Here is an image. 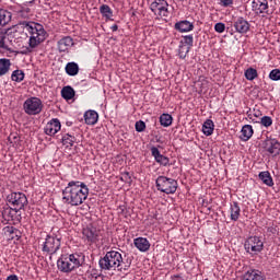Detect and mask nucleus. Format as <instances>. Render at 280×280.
Here are the masks:
<instances>
[{
    "mask_svg": "<svg viewBox=\"0 0 280 280\" xmlns=\"http://www.w3.org/2000/svg\"><path fill=\"white\" fill-rule=\"evenodd\" d=\"M3 233L8 240H13V242H19L21 240V231L14 226H5L3 228Z\"/></svg>",
    "mask_w": 280,
    "mask_h": 280,
    "instance_id": "obj_17",
    "label": "nucleus"
},
{
    "mask_svg": "<svg viewBox=\"0 0 280 280\" xmlns=\"http://www.w3.org/2000/svg\"><path fill=\"white\" fill-rule=\"evenodd\" d=\"M100 12L106 21H113V9L108 4H102L100 7Z\"/></svg>",
    "mask_w": 280,
    "mask_h": 280,
    "instance_id": "obj_33",
    "label": "nucleus"
},
{
    "mask_svg": "<svg viewBox=\"0 0 280 280\" xmlns=\"http://www.w3.org/2000/svg\"><path fill=\"white\" fill-rule=\"evenodd\" d=\"M265 149L269 154H271V156L280 155V143L277 139L267 140Z\"/></svg>",
    "mask_w": 280,
    "mask_h": 280,
    "instance_id": "obj_16",
    "label": "nucleus"
},
{
    "mask_svg": "<svg viewBox=\"0 0 280 280\" xmlns=\"http://www.w3.org/2000/svg\"><path fill=\"white\" fill-rule=\"evenodd\" d=\"M84 264V255L82 254H62L57 260V268L60 272L69 275Z\"/></svg>",
    "mask_w": 280,
    "mask_h": 280,
    "instance_id": "obj_3",
    "label": "nucleus"
},
{
    "mask_svg": "<svg viewBox=\"0 0 280 280\" xmlns=\"http://www.w3.org/2000/svg\"><path fill=\"white\" fill-rule=\"evenodd\" d=\"M60 238L47 235L45 242L42 244V250L43 253H47V255H55V253L60 250Z\"/></svg>",
    "mask_w": 280,
    "mask_h": 280,
    "instance_id": "obj_6",
    "label": "nucleus"
},
{
    "mask_svg": "<svg viewBox=\"0 0 280 280\" xmlns=\"http://www.w3.org/2000/svg\"><path fill=\"white\" fill-rule=\"evenodd\" d=\"M172 280H185V278H183V276L180 275H175L171 277Z\"/></svg>",
    "mask_w": 280,
    "mask_h": 280,
    "instance_id": "obj_51",
    "label": "nucleus"
},
{
    "mask_svg": "<svg viewBox=\"0 0 280 280\" xmlns=\"http://www.w3.org/2000/svg\"><path fill=\"white\" fill-rule=\"evenodd\" d=\"M261 110H259V109H254V113H253V117H256V118H259V117H261Z\"/></svg>",
    "mask_w": 280,
    "mask_h": 280,
    "instance_id": "obj_50",
    "label": "nucleus"
},
{
    "mask_svg": "<svg viewBox=\"0 0 280 280\" xmlns=\"http://www.w3.org/2000/svg\"><path fill=\"white\" fill-rule=\"evenodd\" d=\"M241 213L242 209L240 208V203H237V201H233L230 206V218L232 222H237Z\"/></svg>",
    "mask_w": 280,
    "mask_h": 280,
    "instance_id": "obj_23",
    "label": "nucleus"
},
{
    "mask_svg": "<svg viewBox=\"0 0 280 280\" xmlns=\"http://www.w3.org/2000/svg\"><path fill=\"white\" fill-rule=\"evenodd\" d=\"M73 47V38L66 36L58 42V50L60 52L69 51Z\"/></svg>",
    "mask_w": 280,
    "mask_h": 280,
    "instance_id": "obj_22",
    "label": "nucleus"
},
{
    "mask_svg": "<svg viewBox=\"0 0 280 280\" xmlns=\"http://www.w3.org/2000/svg\"><path fill=\"white\" fill-rule=\"evenodd\" d=\"M98 119H100V115L97 114V112L93 109H90L84 113V121L88 126H95Z\"/></svg>",
    "mask_w": 280,
    "mask_h": 280,
    "instance_id": "obj_21",
    "label": "nucleus"
},
{
    "mask_svg": "<svg viewBox=\"0 0 280 280\" xmlns=\"http://www.w3.org/2000/svg\"><path fill=\"white\" fill-rule=\"evenodd\" d=\"M24 27L26 28V32L32 34L28 40V51H32L36 49V36H34V30H36V23L35 22H23Z\"/></svg>",
    "mask_w": 280,
    "mask_h": 280,
    "instance_id": "obj_14",
    "label": "nucleus"
},
{
    "mask_svg": "<svg viewBox=\"0 0 280 280\" xmlns=\"http://www.w3.org/2000/svg\"><path fill=\"white\" fill-rule=\"evenodd\" d=\"M49 38V33L45 31V27H43V24L36 23V43L39 45V43H45Z\"/></svg>",
    "mask_w": 280,
    "mask_h": 280,
    "instance_id": "obj_20",
    "label": "nucleus"
},
{
    "mask_svg": "<svg viewBox=\"0 0 280 280\" xmlns=\"http://www.w3.org/2000/svg\"><path fill=\"white\" fill-rule=\"evenodd\" d=\"M119 215H126V206H120L118 208Z\"/></svg>",
    "mask_w": 280,
    "mask_h": 280,
    "instance_id": "obj_49",
    "label": "nucleus"
},
{
    "mask_svg": "<svg viewBox=\"0 0 280 280\" xmlns=\"http://www.w3.org/2000/svg\"><path fill=\"white\" fill-rule=\"evenodd\" d=\"M10 47V35L5 32H0V48L8 49Z\"/></svg>",
    "mask_w": 280,
    "mask_h": 280,
    "instance_id": "obj_36",
    "label": "nucleus"
},
{
    "mask_svg": "<svg viewBox=\"0 0 280 280\" xmlns=\"http://www.w3.org/2000/svg\"><path fill=\"white\" fill-rule=\"evenodd\" d=\"M213 130H215V124H213V120L207 119L202 125L203 135H206V137H211Z\"/></svg>",
    "mask_w": 280,
    "mask_h": 280,
    "instance_id": "obj_28",
    "label": "nucleus"
},
{
    "mask_svg": "<svg viewBox=\"0 0 280 280\" xmlns=\"http://www.w3.org/2000/svg\"><path fill=\"white\" fill-rule=\"evenodd\" d=\"M43 110V102H40V98H36V114L40 113Z\"/></svg>",
    "mask_w": 280,
    "mask_h": 280,
    "instance_id": "obj_46",
    "label": "nucleus"
},
{
    "mask_svg": "<svg viewBox=\"0 0 280 280\" xmlns=\"http://www.w3.org/2000/svg\"><path fill=\"white\" fill-rule=\"evenodd\" d=\"M242 280H266V276L257 269H249L243 275Z\"/></svg>",
    "mask_w": 280,
    "mask_h": 280,
    "instance_id": "obj_18",
    "label": "nucleus"
},
{
    "mask_svg": "<svg viewBox=\"0 0 280 280\" xmlns=\"http://www.w3.org/2000/svg\"><path fill=\"white\" fill-rule=\"evenodd\" d=\"M31 215H36V212L34 211V209L32 211L28 212Z\"/></svg>",
    "mask_w": 280,
    "mask_h": 280,
    "instance_id": "obj_54",
    "label": "nucleus"
},
{
    "mask_svg": "<svg viewBox=\"0 0 280 280\" xmlns=\"http://www.w3.org/2000/svg\"><path fill=\"white\" fill-rule=\"evenodd\" d=\"M172 121H174V118L170 114H162L160 116V124L163 128H170V126H172Z\"/></svg>",
    "mask_w": 280,
    "mask_h": 280,
    "instance_id": "obj_35",
    "label": "nucleus"
},
{
    "mask_svg": "<svg viewBox=\"0 0 280 280\" xmlns=\"http://www.w3.org/2000/svg\"><path fill=\"white\" fill-rule=\"evenodd\" d=\"M255 135V130L250 125H244L241 129V141H249V139Z\"/></svg>",
    "mask_w": 280,
    "mask_h": 280,
    "instance_id": "obj_25",
    "label": "nucleus"
},
{
    "mask_svg": "<svg viewBox=\"0 0 280 280\" xmlns=\"http://www.w3.org/2000/svg\"><path fill=\"white\" fill-rule=\"evenodd\" d=\"M112 32H117V30H119V26L117 24H114L112 27H110Z\"/></svg>",
    "mask_w": 280,
    "mask_h": 280,
    "instance_id": "obj_53",
    "label": "nucleus"
},
{
    "mask_svg": "<svg viewBox=\"0 0 280 280\" xmlns=\"http://www.w3.org/2000/svg\"><path fill=\"white\" fill-rule=\"evenodd\" d=\"M133 244L136 246V248H138V250H140V253H148V250H150V241H148V238L145 237H137L133 240Z\"/></svg>",
    "mask_w": 280,
    "mask_h": 280,
    "instance_id": "obj_19",
    "label": "nucleus"
},
{
    "mask_svg": "<svg viewBox=\"0 0 280 280\" xmlns=\"http://www.w3.org/2000/svg\"><path fill=\"white\" fill-rule=\"evenodd\" d=\"M12 19V13H10L5 9L0 8V27H3V25H8Z\"/></svg>",
    "mask_w": 280,
    "mask_h": 280,
    "instance_id": "obj_32",
    "label": "nucleus"
},
{
    "mask_svg": "<svg viewBox=\"0 0 280 280\" xmlns=\"http://www.w3.org/2000/svg\"><path fill=\"white\" fill-rule=\"evenodd\" d=\"M170 4L167 3V0H154L150 4V10L155 14V16H161V18H167L170 16Z\"/></svg>",
    "mask_w": 280,
    "mask_h": 280,
    "instance_id": "obj_7",
    "label": "nucleus"
},
{
    "mask_svg": "<svg viewBox=\"0 0 280 280\" xmlns=\"http://www.w3.org/2000/svg\"><path fill=\"white\" fill-rule=\"evenodd\" d=\"M244 75L246 78V80H248L249 82H253V80L257 79V69L255 68H248L247 70H245Z\"/></svg>",
    "mask_w": 280,
    "mask_h": 280,
    "instance_id": "obj_39",
    "label": "nucleus"
},
{
    "mask_svg": "<svg viewBox=\"0 0 280 280\" xmlns=\"http://www.w3.org/2000/svg\"><path fill=\"white\" fill-rule=\"evenodd\" d=\"M269 78L273 82H279V80H280V70L279 69L271 70L270 73H269Z\"/></svg>",
    "mask_w": 280,
    "mask_h": 280,
    "instance_id": "obj_42",
    "label": "nucleus"
},
{
    "mask_svg": "<svg viewBox=\"0 0 280 280\" xmlns=\"http://www.w3.org/2000/svg\"><path fill=\"white\" fill-rule=\"evenodd\" d=\"M244 249L252 257L259 255L264 250V237L257 235L247 237L244 243Z\"/></svg>",
    "mask_w": 280,
    "mask_h": 280,
    "instance_id": "obj_5",
    "label": "nucleus"
},
{
    "mask_svg": "<svg viewBox=\"0 0 280 280\" xmlns=\"http://www.w3.org/2000/svg\"><path fill=\"white\" fill-rule=\"evenodd\" d=\"M2 218L7 222H12V224L21 223V210L18 208H12L10 206L4 207L2 210Z\"/></svg>",
    "mask_w": 280,
    "mask_h": 280,
    "instance_id": "obj_8",
    "label": "nucleus"
},
{
    "mask_svg": "<svg viewBox=\"0 0 280 280\" xmlns=\"http://www.w3.org/2000/svg\"><path fill=\"white\" fill-rule=\"evenodd\" d=\"M120 180H124L125 183L130 182V173L126 172L125 174H122Z\"/></svg>",
    "mask_w": 280,
    "mask_h": 280,
    "instance_id": "obj_47",
    "label": "nucleus"
},
{
    "mask_svg": "<svg viewBox=\"0 0 280 280\" xmlns=\"http://www.w3.org/2000/svg\"><path fill=\"white\" fill-rule=\"evenodd\" d=\"M61 97L67 102H69V100H73V97H75V90L70 85L63 86L61 90Z\"/></svg>",
    "mask_w": 280,
    "mask_h": 280,
    "instance_id": "obj_31",
    "label": "nucleus"
},
{
    "mask_svg": "<svg viewBox=\"0 0 280 280\" xmlns=\"http://www.w3.org/2000/svg\"><path fill=\"white\" fill-rule=\"evenodd\" d=\"M66 73L70 77L78 75V73H80V66H78V63L74 61L68 62L66 65Z\"/></svg>",
    "mask_w": 280,
    "mask_h": 280,
    "instance_id": "obj_29",
    "label": "nucleus"
},
{
    "mask_svg": "<svg viewBox=\"0 0 280 280\" xmlns=\"http://www.w3.org/2000/svg\"><path fill=\"white\" fill-rule=\"evenodd\" d=\"M10 67H12V62H10V59H0V75H5V73L10 71Z\"/></svg>",
    "mask_w": 280,
    "mask_h": 280,
    "instance_id": "obj_34",
    "label": "nucleus"
},
{
    "mask_svg": "<svg viewBox=\"0 0 280 280\" xmlns=\"http://www.w3.org/2000/svg\"><path fill=\"white\" fill-rule=\"evenodd\" d=\"M89 198V186L80 180H71L62 190L61 202L68 207H80Z\"/></svg>",
    "mask_w": 280,
    "mask_h": 280,
    "instance_id": "obj_1",
    "label": "nucleus"
},
{
    "mask_svg": "<svg viewBox=\"0 0 280 280\" xmlns=\"http://www.w3.org/2000/svg\"><path fill=\"white\" fill-rule=\"evenodd\" d=\"M258 178H260V180L264 183V185H267V187H272L275 185L272 175H270V172L268 171L260 172Z\"/></svg>",
    "mask_w": 280,
    "mask_h": 280,
    "instance_id": "obj_30",
    "label": "nucleus"
},
{
    "mask_svg": "<svg viewBox=\"0 0 280 280\" xmlns=\"http://www.w3.org/2000/svg\"><path fill=\"white\" fill-rule=\"evenodd\" d=\"M7 200L11 203V207L20 210L27 205V197L23 192H11L7 196Z\"/></svg>",
    "mask_w": 280,
    "mask_h": 280,
    "instance_id": "obj_9",
    "label": "nucleus"
},
{
    "mask_svg": "<svg viewBox=\"0 0 280 280\" xmlns=\"http://www.w3.org/2000/svg\"><path fill=\"white\" fill-rule=\"evenodd\" d=\"M145 130V122L143 120H139L136 122V132H143Z\"/></svg>",
    "mask_w": 280,
    "mask_h": 280,
    "instance_id": "obj_44",
    "label": "nucleus"
},
{
    "mask_svg": "<svg viewBox=\"0 0 280 280\" xmlns=\"http://www.w3.org/2000/svg\"><path fill=\"white\" fill-rule=\"evenodd\" d=\"M179 44L185 45L186 47H194V35H186L183 37V39L179 42Z\"/></svg>",
    "mask_w": 280,
    "mask_h": 280,
    "instance_id": "obj_41",
    "label": "nucleus"
},
{
    "mask_svg": "<svg viewBox=\"0 0 280 280\" xmlns=\"http://www.w3.org/2000/svg\"><path fill=\"white\" fill-rule=\"evenodd\" d=\"M155 187L158 191L162 194H176V189H178V182L174 178L159 176L155 180Z\"/></svg>",
    "mask_w": 280,
    "mask_h": 280,
    "instance_id": "obj_4",
    "label": "nucleus"
},
{
    "mask_svg": "<svg viewBox=\"0 0 280 280\" xmlns=\"http://www.w3.org/2000/svg\"><path fill=\"white\" fill-rule=\"evenodd\" d=\"M175 30H177V32H182V33L194 32V23H191L187 20L177 22L175 24Z\"/></svg>",
    "mask_w": 280,
    "mask_h": 280,
    "instance_id": "obj_24",
    "label": "nucleus"
},
{
    "mask_svg": "<svg viewBox=\"0 0 280 280\" xmlns=\"http://www.w3.org/2000/svg\"><path fill=\"white\" fill-rule=\"evenodd\" d=\"M151 155L154 158V161L159 163V165H162L163 167H167V165H170V158L161 154L159 148L151 147Z\"/></svg>",
    "mask_w": 280,
    "mask_h": 280,
    "instance_id": "obj_15",
    "label": "nucleus"
},
{
    "mask_svg": "<svg viewBox=\"0 0 280 280\" xmlns=\"http://www.w3.org/2000/svg\"><path fill=\"white\" fill-rule=\"evenodd\" d=\"M83 237L90 243L95 244V242H100V237L102 235V231L97 230V228L93 225H89L83 229Z\"/></svg>",
    "mask_w": 280,
    "mask_h": 280,
    "instance_id": "obj_10",
    "label": "nucleus"
},
{
    "mask_svg": "<svg viewBox=\"0 0 280 280\" xmlns=\"http://www.w3.org/2000/svg\"><path fill=\"white\" fill-rule=\"evenodd\" d=\"M60 128H62L60 120L58 118H54L49 122H47V125L44 128V132L49 137H54V135L60 132Z\"/></svg>",
    "mask_w": 280,
    "mask_h": 280,
    "instance_id": "obj_13",
    "label": "nucleus"
},
{
    "mask_svg": "<svg viewBox=\"0 0 280 280\" xmlns=\"http://www.w3.org/2000/svg\"><path fill=\"white\" fill-rule=\"evenodd\" d=\"M224 30H226V25L222 22H219L214 25V31L218 33V34H224Z\"/></svg>",
    "mask_w": 280,
    "mask_h": 280,
    "instance_id": "obj_43",
    "label": "nucleus"
},
{
    "mask_svg": "<svg viewBox=\"0 0 280 280\" xmlns=\"http://www.w3.org/2000/svg\"><path fill=\"white\" fill-rule=\"evenodd\" d=\"M219 4L222 8H232L233 7V0H220Z\"/></svg>",
    "mask_w": 280,
    "mask_h": 280,
    "instance_id": "obj_45",
    "label": "nucleus"
},
{
    "mask_svg": "<svg viewBox=\"0 0 280 280\" xmlns=\"http://www.w3.org/2000/svg\"><path fill=\"white\" fill-rule=\"evenodd\" d=\"M8 139L10 141V143H16L19 141L18 136H14V135L9 136Z\"/></svg>",
    "mask_w": 280,
    "mask_h": 280,
    "instance_id": "obj_48",
    "label": "nucleus"
},
{
    "mask_svg": "<svg viewBox=\"0 0 280 280\" xmlns=\"http://www.w3.org/2000/svg\"><path fill=\"white\" fill-rule=\"evenodd\" d=\"M191 48H189V46H185L184 44L179 43V47H178V57L182 60H185L187 58V54H189Z\"/></svg>",
    "mask_w": 280,
    "mask_h": 280,
    "instance_id": "obj_38",
    "label": "nucleus"
},
{
    "mask_svg": "<svg viewBox=\"0 0 280 280\" xmlns=\"http://www.w3.org/2000/svg\"><path fill=\"white\" fill-rule=\"evenodd\" d=\"M24 110L27 115H36V97L27 98L24 102Z\"/></svg>",
    "mask_w": 280,
    "mask_h": 280,
    "instance_id": "obj_26",
    "label": "nucleus"
},
{
    "mask_svg": "<svg viewBox=\"0 0 280 280\" xmlns=\"http://www.w3.org/2000/svg\"><path fill=\"white\" fill-rule=\"evenodd\" d=\"M98 266L102 270H118V272L130 269V264L124 261V256L117 250L107 252L105 256L98 260Z\"/></svg>",
    "mask_w": 280,
    "mask_h": 280,
    "instance_id": "obj_2",
    "label": "nucleus"
},
{
    "mask_svg": "<svg viewBox=\"0 0 280 280\" xmlns=\"http://www.w3.org/2000/svg\"><path fill=\"white\" fill-rule=\"evenodd\" d=\"M233 27L237 34H248L250 32V23L243 16L234 20Z\"/></svg>",
    "mask_w": 280,
    "mask_h": 280,
    "instance_id": "obj_11",
    "label": "nucleus"
},
{
    "mask_svg": "<svg viewBox=\"0 0 280 280\" xmlns=\"http://www.w3.org/2000/svg\"><path fill=\"white\" fill-rule=\"evenodd\" d=\"M7 280H19V277L16 275H11L7 278Z\"/></svg>",
    "mask_w": 280,
    "mask_h": 280,
    "instance_id": "obj_52",
    "label": "nucleus"
},
{
    "mask_svg": "<svg viewBox=\"0 0 280 280\" xmlns=\"http://www.w3.org/2000/svg\"><path fill=\"white\" fill-rule=\"evenodd\" d=\"M62 143L66 148H73V143H75V136L69 133L63 135Z\"/></svg>",
    "mask_w": 280,
    "mask_h": 280,
    "instance_id": "obj_37",
    "label": "nucleus"
},
{
    "mask_svg": "<svg viewBox=\"0 0 280 280\" xmlns=\"http://www.w3.org/2000/svg\"><path fill=\"white\" fill-rule=\"evenodd\" d=\"M248 118L252 119L253 124H260L264 128H270L272 126V117L270 116H262L260 121L255 120L253 114H248Z\"/></svg>",
    "mask_w": 280,
    "mask_h": 280,
    "instance_id": "obj_27",
    "label": "nucleus"
},
{
    "mask_svg": "<svg viewBox=\"0 0 280 280\" xmlns=\"http://www.w3.org/2000/svg\"><path fill=\"white\" fill-rule=\"evenodd\" d=\"M25 79V73L22 70H14L11 74V80L13 82H23Z\"/></svg>",
    "mask_w": 280,
    "mask_h": 280,
    "instance_id": "obj_40",
    "label": "nucleus"
},
{
    "mask_svg": "<svg viewBox=\"0 0 280 280\" xmlns=\"http://www.w3.org/2000/svg\"><path fill=\"white\" fill-rule=\"evenodd\" d=\"M252 10L255 12V14H270L269 7H268V0H254L252 2Z\"/></svg>",
    "mask_w": 280,
    "mask_h": 280,
    "instance_id": "obj_12",
    "label": "nucleus"
},
{
    "mask_svg": "<svg viewBox=\"0 0 280 280\" xmlns=\"http://www.w3.org/2000/svg\"><path fill=\"white\" fill-rule=\"evenodd\" d=\"M179 1H185V0H179Z\"/></svg>",
    "mask_w": 280,
    "mask_h": 280,
    "instance_id": "obj_55",
    "label": "nucleus"
}]
</instances>
